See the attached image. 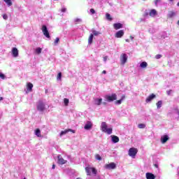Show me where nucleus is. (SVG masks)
Returning a JSON list of instances; mask_svg holds the SVG:
<instances>
[{
	"label": "nucleus",
	"mask_w": 179,
	"mask_h": 179,
	"mask_svg": "<svg viewBox=\"0 0 179 179\" xmlns=\"http://www.w3.org/2000/svg\"><path fill=\"white\" fill-rule=\"evenodd\" d=\"M95 159H96V160H99V161H101V157L99 154H96V155H95Z\"/></svg>",
	"instance_id": "c9c22d12"
},
{
	"label": "nucleus",
	"mask_w": 179,
	"mask_h": 179,
	"mask_svg": "<svg viewBox=\"0 0 179 179\" xmlns=\"http://www.w3.org/2000/svg\"><path fill=\"white\" fill-rule=\"evenodd\" d=\"M156 97V95L155 94H150L146 99L145 101L146 103H150V101Z\"/></svg>",
	"instance_id": "a211bd4d"
},
{
	"label": "nucleus",
	"mask_w": 179,
	"mask_h": 179,
	"mask_svg": "<svg viewBox=\"0 0 179 179\" xmlns=\"http://www.w3.org/2000/svg\"><path fill=\"white\" fill-rule=\"evenodd\" d=\"M136 153H138V149L136 148H131L129 150V156H130V157H132L133 159H135Z\"/></svg>",
	"instance_id": "39448f33"
},
{
	"label": "nucleus",
	"mask_w": 179,
	"mask_h": 179,
	"mask_svg": "<svg viewBox=\"0 0 179 179\" xmlns=\"http://www.w3.org/2000/svg\"><path fill=\"white\" fill-rule=\"evenodd\" d=\"M108 58V57H107V56H105L104 57H103V61H104V62H107V59Z\"/></svg>",
	"instance_id": "c03bdc74"
},
{
	"label": "nucleus",
	"mask_w": 179,
	"mask_h": 179,
	"mask_svg": "<svg viewBox=\"0 0 179 179\" xmlns=\"http://www.w3.org/2000/svg\"><path fill=\"white\" fill-rule=\"evenodd\" d=\"M124 36V30H120L117 32H116L115 37L116 38H121Z\"/></svg>",
	"instance_id": "ddd939ff"
},
{
	"label": "nucleus",
	"mask_w": 179,
	"mask_h": 179,
	"mask_svg": "<svg viewBox=\"0 0 179 179\" xmlns=\"http://www.w3.org/2000/svg\"><path fill=\"white\" fill-rule=\"evenodd\" d=\"M101 129L102 132H104L105 134H107L108 135H111L113 134V127H108L107 125V123L105 122H102L101 124Z\"/></svg>",
	"instance_id": "f257e3e1"
},
{
	"label": "nucleus",
	"mask_w": 179,
	"mask_h": 179,
	"mask_svg": "<svg viewBox=\"0 0 179 179\" xmlns=\"http://www.w3.org/2000/svg\"><path fill=\"white\" fill-rule=\"evenodd\" d=\"M8 6H12V0H3Z\"/></svg>",
	"instance_id": "cd10ccee"
},
{
	"label": "nucleus",
	"mask_w": 179,
	"mask_h": 179,
	"mask_svg": "<svg viewBox=\"0 0 179 179\" xmlns=\"http://www.w3.org/2000/svg\"><path fill=\"white\" fill-rule=\"evenodd\" d=\"M61 10L63 13H65L66 12V8H62Z\"/></svg>",
	"instance_id": "37998d69"
},
{
	"label": "nucleus",
	"mask_w": 179,
	"mask_h": 179,
	"mask_svg": "<svg viewBox=\"0 0 179 179\" xmlns=\"http://www.w3.org/2000/svg\"><path fill=\"white\" fill-rule=\"evenodd\" d=\"M93 34H91L88 38V44H92V43H93Z\"/></svg>",
	"instance_id": "a878e982"
},
{
	"label": "nucleus",
	"mask_w": 179,
	"mask_h": 179,
	"mask_svg": "<svg viewBox=\"0 0 179 179\" xmlns=\"http://www.w3.org/2000/svg\"><path fill=\"white\" fill-rule=\"evenodd\" d=\"M159 2H162V1L161 0H155V3L156 6H157V3H159Z\"/></svg>",
	"instance_id": "79ce46f5"
},
{
	"label": "nucleus",
	"mask_w": 179,
	"mask_h": 179,
	"mask_svg": "<svg viewBox=\"0 0 179 179\" xmlns=\"http://www.w3.org/2000/svg\"><path fill=\"white\" fill-rule=\"evenodd\" d=\"M102 73L105 74L107 73V71H106V70L103 71Z\"/></svg>",
	"instance_id": "de8ad7c7"
},
{
	"label": "nucleus",
	"mask_w": 179,
	"mask_h": 179,
	"mask_svg": "<svg viewBox=\"0 0 179 179\" xmlns=\"http://www.w3.org/2000/svg\"><path fill=\"white\" fill-rule=\"evenodd\" d=\"M58 43H59V38H56L54 42V45H58Z\"/></svg>",
	"instance_id": "f704fd0d"
},
{
	"label": "nucleus",
	"mask_w": 179,
	"mask_h": 179,
	"mask_svg": "<svg viewBox=\"0 0 179 179\" xmlns=\"http://www.w3.org/2000/svg\"><path fill=\"white\" fill-rule=\"evenodd\" d=\"M41 51H43V49H41V48H37L36 49V52L38 54V55H40V54H41Z\"/></svg>",
	"instance_id": "c85d7f7f"
},
{
	"label": "nucleus",
	"mask_w": 179,
	"mask_h": 179,
	"mask_svg": "<svg viewBox=\"0 0 179 179\" xmlns=\"http://www.w3.org/2000/svg\"><path fill=\"white\" fill-rule=\"evenodd\" d=\"M104 99L106 101H108V103H111L117 99V94H112L111 95H105Z\"/></svg>",
	"instance_id": "7ed1b4c3"
},
{
	"label": "nucleus",
	"mask_w": 179,
	"mask_h": 179,
	"mask_svg": "<svg viewBox=\"0 0 179 179\" xmlns=\"http://www.w3.org/2000/svg\"><path fill=\"white\" fill-rule=\"evenodd\" d=\"M3 18L4 19V20H8V15L3 14Z\"/></svg>",
	"instance_id": "ea45409f"
},
{
	"label": "nucleus",
	"mask_w": 179,
	"mask_h": 179,
	"mask_svg": "<svg viewBox=\"0 0 179 179\" xmlns=\"http://www.w3.org/2000/svg\"><path fill=\"white\" fill-rule=\"evenodd\" d=\"M106 19H107L108 20H113V18H111V15H110V14L106 13Z\"/></svg>",
	"instance_id": "72a5a7b5"
},
{
	"label": "nucleus",
	"mask_w": 179,
	"mask_h": 179,
	"mask_svg": "<svg viewBox=\"0 0 179 179\" xmlns=\"http://www.w3.org/2000/svg\"><path fill=\"white\" fill-rule=\"evenodd\" d=\"M140 67L142 68V69H145V68H148V62H143L140 64Z\"/></svg>",
	"instance_id": "4be33fe9"
},
{
	"label": "nucleus",
	"mask_w": 179,
	"mask_h": 179,
	"mask_svg": "<svg viewBox=\"0 0 179 179\" xmlns=\"http://www.w3.org/2000/svg\"><path fill=\"white\" fill-rule=\"evenodd\" d=\"M92 32L93 36H99V34H101V33H100V31H96L94 29H92Z\"/></svg>",
	"instance_id": "bb28decb"
},
{
	"label": "nucleus",
	"mask_w": 179,
	"mask_h": 179,
	"mask_svg": "<svg viewBox=\"0 0 179 179\" xmlns=\"http://www.w3.org/2000/svg\"><path fill=\"white\" fill-rule=\"evenodd\" d=\"M170 2H173V1H174V0H169Z\"/></svg>",
	"instance_id": "6e6d98bb"
},
{
	"label": "nucleus",
	"mask_w": 179,
	"mask_h": 179,
	"mask_svg": "<svg viewBox=\"0 0 179 179\" xmlns=\"http://www.w3.org/2000/svg\"><path fill=\"white\" fill-rule=\"evenodd\" d=\"M3 100V98L2 96H0V101H2Z\"/></svg>",
	"instance_id": "8fccbe9b"
},
{
	"label": "nucleus",
	"mask_w": 179,
	"mask_h": 179,
	"mask_svg": "<svg viewBox=\"0 0 179 179\" xmlns=\"http://www.w3.org/2000/svg\"><path fill=\"white\" fill-rule=\"evenodd\" d=\"M113 27L115 29V30H118L120 29H122V24L118 22V23H115L113 24Z\"/></svg>",
	"instance_id": "f3484780"
},
{
	"label": "nucleus",
	"mask_w": 179,
	"mask_h": 179,
	"mask_svg": "<svg viewBox=\"0 0 179 179\" xmlns=\"http://www.w3.org/2000/svg\"><path fill=\"white\" fill-rule=\"evenodd\" d=\"M36 108L37 110L40 113H43V111H45L46 109V105L45 102L40 100L36 103Z\"/></svg>",
	"instance_id": "f03ea898"
},
{
	"label": "nucleus",
	"mask_w": 179,
	"mask_h": 179,
	"mask_svg": "<svg viewBox=\"0 0 179 179\" xmlns=\"http://www.w3.org/2000/svg\"><path fill=\"white\" fill-rule=\"evenodd\" d=\"M156 15H157V11H156L155 9L150 10L149 15L151 16V17H155Z\"/></svg>",
	"instance_id": "6ab92c4d"
},
{
	"label": "nucleus",
	"mask_w": 179,
	"mask_h": 179,
	"mask_svg": "<svg viewBox=\"0 0 179 179\" xmlns=\"http://www.w3.org/2000/svg\"><path fill=\"white\" fill-rule=\"evenodd\" d=\"M177 6H179V1H178V3H177Z\"/></svg>",
	"instance_id": "4d7b16f0"
},
{
	"label": "nucleus",
	"mask_w": 179,
	"mask_h": 179,
	"mask_svg": "<svg viewBox=\"0 0 179 179\" xmlns=\"http://www.w3.org/2000/svg\"><path fill=\"white\" fill-rule=\"evenodd\" d=\"M143 1H145V0H143Z\"/></svg>",
	"instance_id": "680f3d73"
},
{
	"label": "nucleus",
	"mask_w": 179,
	"mask_h": 179,
	"mask_svg": "<svg viewBox=\"0 0 179 179\" xmlns=\"http://www.w3.org/2000/svg\"><path fill=\"white\" fill-rule=\"evenodd\" d=\"M169 139H170V138L169 137V136L167 135H164L161 137V142L162 143H166V142H167V141H169Z\"/></svg>",
	"instance_id": "2eb2a0df"
},
{
	"label": "nucleus",
	"mask_w": 179,
	"mask_h": 179,
	"mask_svg": "<svg viewBox=\"0 0 179 179\" xmlns=\"http://www.w3.org/2000/svg\"><path fill=\"white\" fill-rule=\"evenodd\" d=\"M155 167H156V169H159V165L157 164H155Z\"/></svg>",
	"instance_id": "49530a36"
},
{
	"label": "nucleus",
	"mask_w": 179,
	"mask_h": 179,
	"mask_svg": "<svg viewBox=\"0 0 179 179\" xmlns=\"http://www.w3.org/2000/svg\"><path fill=\"white\" fill-rule=\"evenodd\" d=\"M66 160L64 159V158L62 157V155H59L57 156V163L58 164H66Z\"/></svg>",
	"instance_id": "1a4fd4ad"
},
{
	"label": "nucleus",
	"mask_w": 179,
	"mask_h": 179,
	"mask_svg": "<svg viewBox=\"0 0 179 179\" xmlns=\"http://www.w3.org/2000/svg\"><path fill=\"white\" fill-rule=\"evenodd\" d=\"M155 58H156V59H160V58H162V55H157L155 56Z\"/></svg>",
	"instance_id": "a19ab883"
},
{
	"label": "nucleus",
	"mask_w": 179,
	"mask_h": 179,
	"mask_svg": "<svg viewBox=\"0 0 179 179\" xmlns=\"http://www.w3.org/2000/svg\"><path fill=\"white\" fill-rule=\"evenodd\" d=\"M27 92H31L33 90V85L31 84V83H27Z\"/></svg>",
	"instance_id": "412c9836"
},
{
	"label": "nucleus",
	"mask_w": 179,
	"mask_h": 179,
	"mask_svg": "<svg viewBox=\"0 0 179 179\" xmlns=\"http://www.w3.org/2000/svg\"><path fill=\"white\" fill-rule=\"evenodd\" d=\"M64 103L65 106H68V104H69V99H64Z\"/></svg>",
	"instance_id": "e433bc0d"
},
{
	"label": "nucleus",
	"mask_w": 179,
	"mask_h": 179,
	"mask_svg": "<svg viewBox=\"0 0 179 179\" xmlns=\"http://www.w3.org/2000/svg\"><path fill=\"white\" fill-rule=\"evenodd\" d=\"M24 179H26V178H24Z\"/></svg>",
	"instance_id": "052dcab7"
},
{
	"label": "nucleus",
	"mask_w": 179,
	"mask_h": 179,
	"mask_svg": "<svg viewBox=\"0 0 179 179\" xmlns=\"http://www.w3.org/2000/svg\"><path fill=\"white\" fill-rule=\"evenodd\" d=\"M124 96H122L121 99L117 100L115 101V104L120 105L121 103H122V101L124 100Z\"/></svg>",
	"instance_id": "7c9ffc66"
},
{
	"label": "nucleus",
	"mask_w": 179,
	"mask_h": 179,
	"mask_svg": "<svg viewBox=\"0 0 179 179\" xmlns=\"http://www.w3.org/2000/svg\"><path fill=\"white\" fill-rule=\"evenodd\" d=\"M85 171L87 174V176H90V174H94L95 176L97 174V170L94 168H91V167H86L85 168Z\"/></svg>",
	"instance_id": "20e7f679"
},
{
	"label": "nucleus",
	"mask_w": 179,
	"mask_h": 179,
	"mask_svg": "<svg viewBox=\"0 0 179 179\" xmlns=\"http://www.w3.org/2000/svg\"><path fill=\"white\" fill-rule=\"evenodd\" d=\"M74 22H75V23H80V22H82V19H80V18H76L74 20Z\"/></svg>",
	"instance_id": "4c0bfd02"
},
{
	"label": "nucleus",
	"mask_w": 179,
	"mask_h": 179,
	"mask_svg": "<svg viewBox=\"0 0 179 179\" xmlns=\"http://www.w3.org/2000/svg\"><path fill=\"white\" fill-rule=\"evenodd\" d=\"M145 177L147 179H155L156 178V176H155V174H153L152 173H146Z\"/></svg>",
	"instance_id": "dca6fc26"
},
{
	"label": "nucleus",
	"mask_w": 179,
	"mask_h": 179,
	"mask_svg": "<svg viewBox=\"0 0 179 179\" xmlns=\"http://www.w3.org/2000/svg\"><path fill=\"white\" fill-rule=\"evenodd\" d=\"M103 104L104 106H106V104H107V103H106V102H103Z\"/></svg>",
	"instance_id": "864d4df0"
},
{
	"label": "nucleus",
	"mask_w": 179,
	"mask_h": 179,
	"mask_svg": "<svg viewBox=\"0 0 179 179\" xmlns=\"http://www.w3.org/2000/svg\"><path fill=\"white\" fill-rule=\"evenodd\" d=\"M90 12L91 15H94V13H96V10H94V9H93V8H91L90 10Z\"/></svg>",
	"instance_id": "58836bf2"
},
{
	"label": "nucleus",
	"mask_w": 179,
	"mask_h": 179,
	"mask_svg": "<svg viewBox=\"0 0 179 179\" xmlns=\"http://www.w3.org/2000/svg\"><path fill=\"white\" fill-rule=\"evenodd\" d=\"M0 79L5 80V79H6V76H5L3 73L0 72Z\"/></svg>",
	"instance_id": "c756f323"
},
{
	"label": "nucleus",
	"mask_w": 179,
	"mask_h": 179,
	"mask_svg": "<svg viewBox=\"0 0 179 179\" xmlns=\"http://www.w3.org/2000/svg\"><path fill=\"white\" fill-rule=\"evenodd\" d=\"M178 26H179V20L178 21Z\"/></svg>",
	"instance_id": "bf43d9fd"
},
{
	"label": "nucleus",
	"mask_w": 179,
	"mask_h": 179,
	"mask_svg": "<svg viewBox=\"0 0 179 179\" xmlns=\"http://www.w3.org/2000/svg\"><path fill=\"white\" fill-rule=\"evenodd\" d=\"M174 16H176V12L174 11H169L168 13V17H174Z\"/></svg>",
	"instance_id": "393cba45"
},
{
	"label": "nucleus",
	"mask_w": 179,
	"mask_h": 179,
	"mask_svg": "<svg viewBox=\"0 0 179 179\" xmlns=\"http://www.w3.org/2000/svg\"><path fill=\"white\" fill-rule=\"evenodd\" d=\"M11 53L14 58H17V57H19V50L16 48H13Z\"/></svg>",
	"instance_id": "9b49d317"
},
{
	"label": "nucleus",
	"mask_w": 179,
	"mask_h": 179,
	"mask_svg": "<svg viewBox=\"0 0 179 179\" xmlns=\"http://www.w3.org/2000/svg\"><path fill=\"white\" fill-rule=\"evenodd\" d=\"M42 31L43 33V35L45 36H46L47 38H50L51 36H50V32H48V29H47V26L43 25Z\"/></svg>",
	"instance_id": "0eeeda50"
},
{
	"label": "nucleus",
	"mask_w": 179,
	"mask_h": 179,
	"mask_svg": "<svg viewBox=\"0 0 179 179\" xmlns=\"http://www.w3.org/2000/svg\"><path fill=\"white\" fill-rule=\"evenodd\" d=\"M127 43H129V39H126Z\"/></svg>",
	"instance_id": "3c124183"
},
{
	"label": "nucleus",
	"mask_w": 179,
	"mask_h": 179,
	"mask_svg": "<svg viewBox=\"0 0 179 179\" xmlns=\"http://www.w3.org/2000/svg\"><path fill=\"white\" fill-rule=\"evenodd\" d=\"M68 132H73V134H75V130L69 129H66L64 131H62L60 133V136H62L63 135H66V134H68Z\"/></svg>",
	"instance_id": "4468645a"
},
{
	"label": "nucleus",
	"mask_w": 179,
	"mask_h": 179,
	"mask_svg": "<svg viewBox=\"0 0 179 179\" xmlns=\"http://www.w3.org/2000/svg\"><path fill=\"white\" fill-rule=\"evenodd\" d=\"M138 127L140 128V129H143V128L146 127V125L145 124H139Z\"/></svg>",
	"instance_id": "2f4dec72"
},
{
	"label": "nucleus",
	"mask_w": 179,
	"mask_h": 179,
	"mask_svg": "<svg viewBox=\"0 0 179 179\" xmlns=\"http://www.w3.org/2000/svg\"><path fill=\"white\" fill-rule=\"evenodd\" d=\"M112 142H113V143H118V142H120V138L117 136H113Z\"/></svg>",
	"instance_id": "aec40b11"
},
{
	"label": "nucleus",
	"mask_w": 179,
	"mask_h": 179,
	"mask_svg": "<svg viewBox=\"0 0 179 179\" xmlns=\"http://www.w3.org/2000/svg\"><path fill=\"white\" fill-rule=\"evenodd\" d=\"M157 108L159 110L160 108H162V106H163V101H159L157 103Z\"/></svg>",
	"instance_id": "b1692460"
},
{
	"label": "nucleus",
	"mask_w": 179,
	"mask_h": 179,
	"mask_svg": "<svg viewBox=\"0 0 179 179\" xmlns=\"http://www.w3.org/2000/svg\"><path fill=\"white\" fill-rule=\"evenodd\" d=\"M102 103H103V99H101V98H94V106H101Z\"/></svg>",
	"instance_id": "9d476101"
},
{
	"label": "nucleus",
	"mask_w": 179,
	"mask_h": 179,
	"mask_svg": "<svg viewBox=\"0 0 179 179\" xmlns=\"http://www.w3.org/2000/svg\"><path fill=\"white\" fill-rule=\"evenodd\" d=\"M52 170H54V169H55V164H53L52 166Z\"/></svg>",
	"instance_id": "09e8293b"
},
{
	"label": "nucleus",
	"mask_w": 179,
	"mask_h": 179,
	"mask_svg": "<svg viewBox=\"0 0 179 179\" xmlns=\"http://www.w3.org/2000/svg\"><path fill=\"white\" fill-rule=\"evenodd\" d=\"M117 165H115V163L114 162H111L108 164L105 165V169H106V170H114V169H115Z\"/></svg>",
	"instance_id": "6e6552de"
},
{
	"label": "nucleus",
	"mask_w": 179,
	"mask_h": 179,
	"mask_svg": "<svg viewBox=\"0 0 179 179\" xmlns=\"http://www.w3.org/2000/svg\"><path fill=\"white\" fill-rule=\"evenodd\" d=\"M167 93H168V94H170L171 91H168Z\"/></svg>",
	"instance_id": "5fc2aeb1"
},
{
	"label": "nucleus",
	"mask_w": 179,
	"mask_h": 179,
	"mask_svg": "<svg viewBox=\"0 0 179 179\" xmlns=\"http://www.w3.org/2000/svg\"><path fill=\"white\" fill-rule=\"evenodd\" d=\"M127 61H128V55L125 53L122 54L120 56V62L122 65H125V64H127Z\"/></svg>",
	"instance_id": "423d86ee"
},
{
	"label": "nucleus",
	"mask_w": 179,
	"mask_h": 179,
	"mask_svg": "<svg viewBox=\"0 0 179 179\" xmlns=\"http://www.w3.org/2000/svg\"><path fill=\"white\" fill-rule=\"evenodd\" d=\"M48 92V90H45V93H47Z\"/></svg>",
	"instance_id": "13d9d810"
},
{
	"label": "nucleus",
	"mask_w": 179,
	"mask_h": 179,
	"mask_svg": "<svg viewBox=\"0 0 179 179\" xmlns=\"http://www.w3.org/2000/svg\"><path fill=\"white\" fill-rule=\"evenodd\" d=\"M92 127H93V124L92 123V122L88 121V122H87V123L85 124L84 128H85V129H86L87 131H89V129H92Z\"/></svg>",
	"instance_id": "f8f14e48"
},
{
	"label": "nucleus",
	"mask_w": 179,
	"mask_h": 179,
	"mask_svg": "<svg viewBox=\"0 0 179 179\" xmlns=\"http://www.w3.org/2000/svg\"><path fill=\"white\" fill-rule=\"evenodd\" d=\"M130 38H131V40H134V36H130Z\"/></svg>",
	"instance_id": "603ef678"
},
{
	"label": "nucleus",
	"mask_w": 179,
	"mask_h": 179,
	"mask_svg": "<svg viewBox=\"0 0 179 179\" xmlns=\"http://www.w3.org/2000/svg\"><path fill=\"white\" fill-rule=\"evenodd\" d=\"M35 135L38 136V138H41V131H40V129H37L35 131Z\"/></svg>",
	"instance_id": "5701e85b"
},
{
	"label": "nucleus",
	"mask_w": 179,
	"mask_h": 179,
	"mask_svg": "<svg viewBox=\"0 0 179 179\" xmlns=\"http://www.w3.org/2000/svg\"><path fill=\"white\" fill-rule=\"evenodd\" d=\"M62 78V73H59L57 74V80H61Z\"/></svg>",
	"instance_id": "473e14b6"
},
{
	"label": "nucleus",
	"mask_w": 179,
	"mask_h": 179,
	"mask_svg": "<svg viewBox=\"0 0 179 179\" xmlns=\"http://www.w3.org/2000/svg\"><path fill=\"white\" fill-rule=\"evenodd\" d=\"M144 16H145V17H146V16H149V13L145 12V13H144Z\"/></svg>",
	"instance_id": "a18cd8bd"
}]
</instances>
